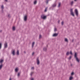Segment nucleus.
Masks as SVG:
<instances>
[{
  "label": "nucleus",
  "mask_w": 80,
  "mask_h": 80,
  "mask_svg": "<svg viewBox=\"0 0 80 80\" xmlns=\"http://www.w3.org/2000/svg\"><path fill=\"white\" fill-rule=\"evenodd\" d=\"M35 45V42H33L32 43V48H33V46Z\"/></svg>",
  "instance_id": "nucleus-8"
},
{
  "label": "nucleus",
  "mask_w": 80,
  "mask_h": 80,
  "mask_svg": "<svg viewBox=\"0 0 80 80\" xmlns=\"http://www.w3.org/2000/svg\"><path fill=\"white\" fill-rule=\"evenodd\" d=\"M66 55H69V52H67Z\"/></svg>",
  "instance_id": "nucleus-25"
},
{
  "label": "nucleus",
  "mask_w": 80,
  "mask_h": 80,
  "mask_svg": "<svg viewBox=\"0 0 80 80\" xmlns=\"http://www.w3.org/2000/svg\"><path fill=\"white\" fill-rule=\"evenodd\" d=\"M61 5V3H60V2H59L58 5V7H60Z\"/></svg>",
  "instance_id": "nucleus-19"
},
{
  "label": "nucleus",
  "mask_w": 80,
  "mask_h": 80,
  "mask_svg": "<svg viewBox=\"0 0 80 80\" xmlns=\"http://www.w3.org/2000/svg\"><path fill=\"white\" fill-rule=\"evenodd\" d=\"M31 69L32 70H34V67H32V68H31Z\"/></svg>",
  "instance_id": "nucleus-36"
},
{
  "label": "nucleus",
  "mask_w": 80,
  "mask_h": 80,
  "mask_svg": "<svg viewBox=\"0 0 80 80\" xmlns=\"http://www.w3.org/2000/svg\"><path fill=\"white\" fill-rule=\"evenodd\" d=\"M47 8H46L45 9V10L44 11V12H47Z\"/></svg>",
  "instance_id": "nucleus-21"
},
{
  "label": "nucleus",
  "mask_w": 80,
  "mask_h": 80,
  "mask_svg": "<svg viewBox=\"0 0 80 80\" xmlns=\"http://www.w3.org/2000/svg\"><path fill=\"white\" fill-rule=\"evenodd\" d=\"M73 12V9H71V13Z\"/></svg>",
  "instance_id": "nucleus-27"
},
{
  "label": "nucleus",
  "mask_w": 80,
  "mask_h": 80,
  "mask_svg": "<svg viewBox=\"0 0 80 80\" xmlns=\"http://www.w3.org/2000/svg\"><path fill=\"white\" fill-rule=\"evenodd\" d=\"M75 12L76 16H78V10H77V9H75Z\"/></svg>",
  "instance_id": "nucleus-2"
},
{
  "label": "nucleus",
  "mask_w": 80,
  "mask_h": 80,
  "mask_svg": "<svg viewBox=\"0 0 80 80\" xmlns=\"http://www.w3.org/2000/svg\"><path fill=\"white\" fill-rule=\"evenodd\" d=\"M2 48V44L0 43V49H1Z\"/></svg>",
  "instance_id": "nucleus-23"
},
{
  "label": "nucleus",
  "mask_w": 80,
  "mask_h": 80,
  "mask_svg": "<svg viewBox=\"0 0 80 80\" xmlns=\"http://www.w3.org/2000/svg\"><path fill=\"white\" fill-rule=\"evenodd\" d=\"M59 22H60V21H58V23H59Z\"/></svg>",
  "instance_id": "nucleus-41"
},
{
  "label": "nucleus",
  "mask_w": 80,
  "mask_h": 80,
  "mask_svg": "<svg viewBox=\"0 0 80 80\" xmlns=\"http://www.w3.org/2000/svg\"><path fill=\"white\" fill-rule=\"evenodd\" d=\"M12 53L13 55H15V50H14L13 51Z\"/></svg>",
  "instance_id": "nucleus-9"
},
{
  "label": "nucleus",
  "mask_w": 80,
  "mask_h": 80,
  "mask_svg": "<svg viewBox=\"0 0 80 80\" xmlns=\"http://www.w3.org/2000/svg\"><path fill=\"white\" fill-rule=\"evenodd\" d=\"M11 80V78H10V79H9V80Z\"/></svg>",
  "instance_id": "nucleus-42"
},
{
  "label": "nucleus",
  "mask_w": 80,
  "mask_h": 80,
  "mask_svg": "<svg viewBox=\"0 0 80 80\" xmlns=\"http://www.w3.org/2000/svg\"><path fill=\"white\" fill-rule=\"evenodd\" d=\"M9 15H9V14L8 15V17H9Z\"/></svg>",
  "instance_id": "nucleus-43"
},
{
  "label": "nucleus",
  "mask_w": 80,
  "mask_h": 80,
  "mask_svg": "<svg viewBox=\"0 0 80 80\" xmlns=\"http://www.w3.org/2000/svg\"><path fill=\"white\" fill-rule=\"evenodd\" d=\"M3 62V60H1L0 62V63H2V62Z\"/></svg>",
  "instance_id": "nucleus-26"
},
{
  "label": "nucleus",
  "mask_w": 80,
  "mask_h": 80,
  "mask_svg": "<svg viewBox=\"0 0 80 80\" xmlns=\"http://www.w3.org/2000/svg\"><path fill=\"white\" fill-rule=\"evenodd\" d=\"M35 53V52H33L32 54V55H33Z\"/></svg>",
  "instance_id": "nucleus-37"
},
{
  "label": "nucleus",
  "mask_w": 80,
  "mask_h": 80,
  "mask_svg": "<svg viewBox=\"0 0 80 80\" xmlns=\"http://www.w3.org/2000/svg\"><path fill=\"white\" fill-rule=\"evenodd\" d=\"M44 51H47V48H44L43 49Z\"/></svg>",
  "instance_id": "nucleus-18"
},
{
  "label": "nucleus",
  "mask_w": 80,
  "mask_h": 80,
  "mask_svg": "<svg viewBox=\"0 0 80 80\" xmlns=\"http://www.w3.org/2000/svg\"><path fill=\"white\" fill-rule=\"evenodd\" d=\"M56 5H57V4H56V3H55L52 5V7H56Z\"/></svg>",
  "instance_id": "nucleus-10"
},
{
  "label": "nucleus",
  "mask_w": 80,
  "mask_h": 80,
  "mask_svg": "<svg viewBox=\"0 0 80 80\" xmlns=\"http://www.w3.org/2000/svg\"><path fill=\"white\" fill-rule=\"evenodd\" d=\"M2 67H3V65L2 64L0 65V70H1V69H2Z\"/></svg>",
  "instance_id": "nucleus-11"
},
{
  "label": "nucleus",
  "mask_w": 80,
  "mask_h": 80,
  "mask_svg": "<svg viewBox=\"0 0 80 80\" xmlns=\"http://www.w3.org/2000/svg\"><path fill=\"white\" fill-rule=\"evenodd\" d=\"M20 73H18V77H19L20 76Z\"/></svg>",
  "instance_id": "nucleus-32"
},
{
  "label": "nucleus",
  "mask_w": 80,
  "mask_h": 80,
  "mask_svg": "<svg viewBox=\"0 0 80 80\" xmlns=\"http://www.w3.org/2000/svg\"><path fill=\"white\" fill-rule=\"evenodd\" d=\"M17 54L18 55H19V51H18V50L17 51Z\"/></svg>",
  "instance_id": "nucleus-12"
},
{
  "label": "nucleus",
  "mask_w": 80,
  "mask_h": 80,
  "mask_svg": "<svg viewBox=\"0 0 80 80\" xmlns=\"http://www.w3.org/2000/svg\"><path fill=\"white\" fill-rule=\"evenodd\" d=\"M12 30H15V27H13L12 28Z\"/></svg>",
  "instance_id": "nucleus-20"
},
{
  "label": "nucleus",
  "mask_w": 80,
  "mask_h": 80,
  "mask_svg": "<svg viewBox=\"0 0 80 80\" xmlns=\"http://www.w3.org/2000/svg\"><path fill=\"white\" fill-rule=\"evenodd\" d=\"M18 68H16L15 69V72H17L18 71Z\"/></svg>",
  "instance_id": "nucleus-14"
},
{
  "label": "nucleus",
  "mask_w": 80,
  "mask_h": 80,
  "mask_svg": "<svg viewBox=\"0 0 80 80\" xmlns=\"http://www.w3.org/2000/svg\"><path fill=\"white\" fill-rule=\"evenodd\" d=\"M2 32V30H0V32Z\"/></svg>",
  "instance_id": "nucleus-44"
},
{
  "label": "nucleus",
  "mask_w": 80,
  "mask_h": 80,
  "mask_svg": "<svg viewBox=\"0 0 80 80\" xmlns=\"http://www.w3.org/2000/svg\"><path fill=\"white\" fill-rule=\"evenodd\" d=\"M27 19V16H25L24 17V21H26Z\"/></svg>",
  "instance_id": "nucleus-6"
},
{
  "label": "nucleus",
  "mask_w": 80,
  "mask_h": 80,
  "mask_svg": "<svg viewBox=\"0 0 80 80\" xmlns=\"http://www.w3.org/2000/svg\"><path fill=\"white\" fill-rule=\"evenodd\" d=\"M72 56H70L69 58V60H70V59H71V58H72Z\"/></svg>",
  "instance_id": "nucleus-30"
},
{
  "label": "nucleus",
  "mask_w": 80,
  "mask_h": 80,
  "mask_svg": "<svg viewBox=\"0 0 80 80\" xmlns=\"http://www.w3.org/2000/svg\"><path fill=\"white\" fill-rule=\"evenodd\" d=\"M75 2H76L77 0H74Z\"/></svg>",
  "instance_id": "nucleus-39"
},
{
  "label": "nucleus",
  "mask_w": 80,
  "mask_h": 80,
  "mask_svg": "<svg viewBox=\"0 0 80 80\" xmlns=\"http://www.w3.org/2000/svg\"><path fill=\"white\" fill-rule=\"evenodd\" d=\"M71 15H72V16H73V17H74V14L73 13V12H71Z\"/></svg>",
  "instance_id": "nucleus-13"
},
{
  "label": "nucleus",
  "mask_w": 80,
  "mask_h": 80,
  "mask_svg": "<svg viewBox=\"0 0 80 80\" xmlns=\"http://www.w3.org/2000/svg\"><path fill=\"white\" fill-rule=\"evenodd\" d=\"M7 0H5V1H6V2H7Z\"/></svg>",
  "instance_id": "nucleus-40"
},
{
  "label": "nucleus",
  "mask_w": 80,
  "mask_h": 80,
  "mask_svg": "<svg viewBox=\"0 0 80 80\" xmlns=\"http://www.w3.org/2000/svg\"><path fill=\"white\" fill-rule=\"evenodd\" d=\"M37 1L35 0L34 1V4H37Z\"/></svg>",
  "instance_id": "nucleus-22"
},
{
  "label": "nucleus",
  "mask_w": 80,
  "mask_h": 80,
  "mask_svg": "<svg viewBox=\"0 0 80 80\" xmlns=\"http://www.w3.org/2000/svg\"><path fill=\"white\" fill-rule=\"evenodd\" d=\"M57 31V28H54V31L55 32V31Z\"/></svg>",
  "instance_id": "nucleus-35"
},
{
  "label": "nucleus",
  "mask_w": 80,
  "mask_h": 80,
  "mask_svg": "<svg viewBox=\"0 0 80 80\" xmlns=\"http://www.w3.org/2000/svg\"><path fill=\"white\" fill-rule=\"evenodd\" d=\"M65 41L67 42H68V39H67V38H65Z\"/></svg>",
  "instance_id": "nucleus-17"
},
{
  "label": "nucleus",
  "mask_w": 80,
  "mask_h": 80,
  "mask_svg": "<svg viewBox=\"0 0 80 80\" xmlns=\"http://www.w3.org/2000/svg\"><path fill=\"white\" fill-rule=\"evenodd\" d=\"M74 74V73L73 72H72L71 74V75H73Z\"/></svg>",
  "instance_id": "nucleus-29"
},
{
  "label": "nucleus",
  "mask_w": 80,
  "mask_h": 80,
  "mask_svg": "<svg viewBox=\"0 0 80 80\" xmlns=\"http://www.w3.org/2000/svg\"><path fill=\"white\" fill-rule=\"evenodd\" d=\"M62 25H63V23H64V22H63L62 21Z\"/></svg>",
  "instance_id": "nucleus-34"
},
{
  "label": "nucleus",
  "mask_w": 80,
  "mask_h": 80,
  "mask_svg": "<svg viewBox=\"0 0 80 80\" xmlns=\"http://www.w3.org/2000/svg\"><path fill=\"white\" fill-rule=\"evenodd\" d=\"M47 3H48V1H47Z\"/></svg>",
  "instance_id": "nucleus-45"
},
{
  "label": "nucleus",
  "mask_w": 80,
  "mask_h": 80,
  "mask_svg": "<svg viewBox=\"0 0 80 80\" xmlns=\"http://www.w3.org/2000/svg\"><path fill=\"white\" fill-rule=\"evenodd\" d=\"M58 33H55L53 34V37H57V36H58Z\"/></svg>",
  "instance_id": "nucleus-5"
},
{
  "label": "nucleus",
  "mask_w": 80,
  "mask_h": 80,
  "mask_svg": "<svg viewBox=\"0 0 80 80\" xmlns=\"http://www.w3.org/2000/svg\"><path fill=\"white\" fill-rule=\"evenodd\" d=\"M1 8L2 9V10H3V6L2 5L1 6Z\"/></svg>",
  "instance_id": "nucleus-24"
},
{
  "label": "nucleus",
  "mask_w": 80,
  "mask_h": 80,
  "mask_svg": "<svg viewBox=\"0 0 80 80\" xmlns=\"http://www.w3.org/2000/svg\"><path fill=\"white\" fill-rule=\"evenodd\" d=\"M72 79H73V78L72 77V76L70 77L69 78L70 80H72Z\"/></svg>",
  "instance_id": "nucleus-16"
},
{
  "label": "nucleus",
  "mask_w": 80,
  "mask_h": 80,
  "mask_svg": "<svg viewBox=\"0 0 80 80\" xmlns=\"http://www.w3.org/2000/svg\"><path fill=\"white\" fill-rule=\"evenodd\" d=\"M74 57L75 58H76V59L77 61L78 62H79V59H78V58H77V53L75 52V53Z\"/></svg>",
  "instance_id": "nucleus-1"
},
{
  "label": "nucleus",
  "mask_w": 80,
  "mask_h": 80,
  "mask_svg": "<svg viewBox=\"0 0 80 80\" xmlns=\"http://www.w3.org/2000/svg\"><path fill=\"white\" fill-rule=\"evenodd\" d=\"M7 43L6 42L4 44V48H7Z\"/></svg>",
  "instance_id": "nucleus-7"
},
{
  "label": "nucleus",
  "mask_w": 80,
  "mask_h": 80,
  "mask_svg": "<svg viewBox=\"0 0 80 80\" xmlns=\"http://www.w3.org/2000/svg\"><path fill=\"white\" fill-rule=\"evenodd\" d=\"M46 16H44V15H42L41 16V18H42V19H45L46 18Z\"/></svg>",
  "instance_id": "nucleus-3"
},
{
  "label": "nucleus",
  "mask_w": 80,
  "mask_h": 80,
  "mask_svg": "<svg viewBox=\"0 0 80 80\" xmlns=\"http://www.w3.org/2000/svg\"><path fill=\"white\" fill-rule=\"evenodd\" d=\"M73 4V1H72L70 3V4L71 5H72Z\"/></svg>",
  "instance_id": "nucleus-15"
},
{
  "label": "nucleus",
  "mask_w": 80,
  "mask_h": 80,
  "mask_svg": "<svg viewBox=\"0 0 80 80\" xmlns=\"http://www.w3.org/2000/svg\"><path fill=\"white\" fill-rule=\"evenodd\" d=\"M33 72H31V76H32V74H33Z\"/></svg>",
  "instance_id": "nucleus-31"
},
{
  "label": "nucleus",
  "mask_w": 80,
  "mask_h": 80,
  "mask_svg": "<svg viewBox=\"0 0 80 80\" xmlns=\"http://www.w3.org/2000/svg\"><path fill=\"white\" fill-rule=\"evenodd\" d=\"M70 54H71V55H72V51H71L70 52Z\"/></svg>",
  "instance_id": "nucleus-33"
},
{
  "label": "nucleus",
  "mask_w": 80,
  "mask_h": 80,
  "mask_svg": "<svg viewBox=\"0 0 80 80\" xmlns=\"http://www.w3.org/2000/svg\"><path fill=\"white\" fill-rule=\"evenodd\" d=\"M37 63L38 65H39V63H40V61H39V60L38 59V58L37 59Z\"/></svg>",
  "instance_id": "nucleus-4"
},
{
  "label": "nucleus",
  "mask_w": 80,
  "mask_h": 80,
  "mask_svg": "<svg viewBox=\"0 0 80 80\" xmlns=\"http://www.w3.org/2000/svg\"><path fill=\"white\" fill-rule=\"evenodd\" d=\"M34 80L33 78H32L31 79V80Z\"/></svg>",
  "instance_id": "nucleus-38"
},
{
  "label": "nucleus",
  "mask_w": 80,
  "mask_h": 80,
  "mask_svg": "<svg viewBox=\"0 0 80 80\" xmlns=\"http://www.w3.org/2000/svg\"><path fill=\"white\" fill-rule=\"evenodd\" d=\"M42 38V35H39V38Z\"/></svg>",
  "instance_id": "nucleus-28"
}]
</instances>
